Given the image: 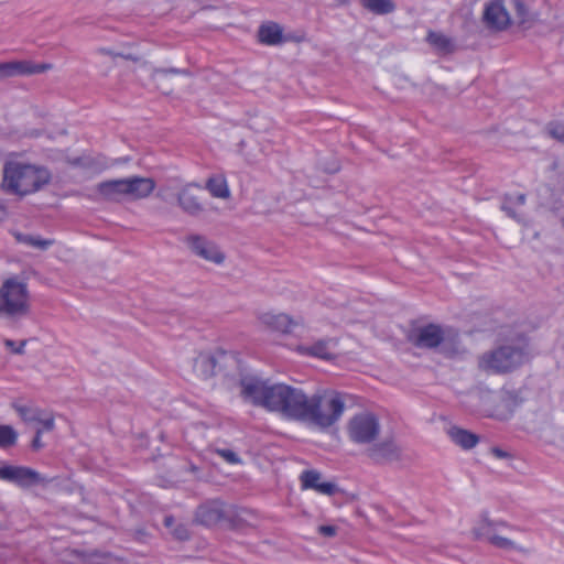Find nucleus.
I'll return each instance as SVG.
<instances>
[{
    "label": "nucleus",
    "mask_w": 564,
    "mask_h": 564,
    "mask_svg": "<svg viewBox=\"0 0 564 564\" xmlns=\"http://www.w3.org/2000/svg\"><path fill=\"white\" fill-rule=\"evenodd\" d=\"M186 470H188L189 473H192L194 475V478H199L198 476V467L193 465V464H187L185 466Z\"/></svg>",
    "instance_id": "nucleus-44"
},
{
    "label": "nucleus",
    "mask_w": 564,
    "mask_h": 564,
    "mask_svg": "<svg viewBox=\"0 0 564 564\" xmlns=\"http://www.w3.org/2000/svg\"><path fill=\"white\" fill-rule=\"evenodd\" d=\"M28 285L17 278L7 279L0 286V317L19 319L30 314Z\"/></svg>",
    "instance_id": "nucleus-4"
},
{
    "label": "nucleus",
    "mask_w": 564,
    "mask_h": 564,
    "mask_svg": "<svg viewBox=\"0 0 564 564\" xmlns=\"http://www.w3.org/2000/svg\"><path fill=\"white\" fill-rule=\"evenodd\" d=\"M42 430H36L35 437L32 441V448L34 451H39L43 447V443L41 441Z\"/></svg>",
    "instance_id": "nucleus-41"
},
{
    "label": "nucleus",
    "mask_w": 564,
    "mask_h": 564,
    "mask_svg": "<svg viewBox=\"0 0 564 564\" xmlns=\"http://www.w3.org/2000/svg\"><path fill=\"white\" fill-rule=\"evenodd\" d=\"M126 199L137 200L148 197L155 188V182L150 177H126Z\"/></svg>",
    "instance_id": "nucleus-16"
},
{
    "label": "nucleus",
    "mask_w": 564,
    "mask_h": 564,
    "mask_svg": "<svg viewBox=\"0 0 564 564\" xmlns=\"http://www.w3.org/2000/svg\"><path fill=\"white\" fill-rule=\"evenodd\" d=\"M332 339H321L313 345H299L296 351L302 356H311L321 359L332 358Z\"/></svg>",
    "instance_id": "nucleus-20"
},
{
    "label": "nucleus",
    "mask_w": 564,
    "mask_h": 564,
    "mask_svg": "<svg viewBox=\"0 0 564 564\" xmlns=\"http://www.w3.org/2000/svg\"><path fill=\"white\" fill-rule=\"evenodd\" d=\"M347 436L357 445L370 446L381 432V424L377 415L370 412L355 414L347 423Z\"/></svg>",
    "instance_id": "nucleus-6"
},
{
    "label": "nucleus",
    "mask_w": 564,
    "mask_h": 564,
    "mask_svg": "<svg viewBox=\"0 0 564 564\" xmlns=\"http://www.w3.org/2000/svg\"><path fill=\"white\" fill-rule=\"evenodd\" d=\"M7 216V209L3 205H0V220H3Z\"/></svg>",
    "instance_id": "nucleus-47"
},
{
    "label": "nucleus",
    "mask_w": 564,
    "mask_h": 564,
    "mask_svg": "<svg viewBox=\"0 0 564 564\" xmlns=\"http://www.w3.org/2000/svg\"><path fill=\"white\" fill-rule=\"evenodd\" d=\"M24 346H25V341H21L20 346H19V347H17V348H14V349H13V351H14L15 354L21 355V354H23V352H24Z\"/></svg>",
    "instance_id": "nucleus-45"
},
{
    "label": "nucleus",
    "mask_w": 564,
    "mask_h": 564,
    "mask_svg": "<svg viewBox=\"0 0 564 564\" xmlns=\"http://www.w3.org/2000/svg\"><path fill=\"white\" fill-rule=\"evenodd\" d=\"M202 191L200 185L195 183L186 184L181 188L177 194V204L184 213L197 216L204 210V205L198 196Z\"/></svg>",
    "instance_id": "nucleus-13"
},
{
    "label": "nucleus",
    "mask_w": 564,
    "mask_h": 564,
    "mask_svg": "<svg viewBox=\"0 0 564 564\" xmlns=\"http://www.w3.org/2000/svg\"><path fill=\"white\" fill-rule=\"evenodd\" d=\"M427 42L441 53H449L453 51L452 41L442 33L429 32Z\"/></svg>",
    "instance_id": "nucleus-28"
},
{
    "label": "nucleus",
    "mask_w": 564,
    "mask_h": 564,
    "mask_svg": "<svg viewBox=\"0 0 564 564\" xmlns=\"http://www.w3.org/2000/svg\"><path fill=\"white\" fill-rule=\"evenodd\" d=\"M501 401L506 408L512 410L522 402V399L516 391H503Z\"/></svg>",
    "instance_id": "nucleus-33"
},
{
    "label": "nucleus",
    "mask_w": 564,
    "mask_h": 564,
    "mask_svg": "<svg viewBox=\"0 0 564 564\" xmlns=\"http://www.w3.org/2000/svg\"><path fill=\"white\" fill-rule=\"evenodd\" d=\"M260 323L267 328L280 333H290L299 322L284 313L264 312L259 315Z\"/></svg>",
    "instance_id": "nucleus-17"
},
{
    "label": "nucleus",
    "mask_w": 564,
    "mask_h": 564,
    "mask_svg": "<svg viewBox=\"0 0 564 564\" xmlns=\"http://www.w3.org/2000/svg\"><path fill=\"white\" fill-rule=\"evenodd\" d=\"M182 70L177 68H169V69H156L154 72L155 75H166V74H181Z\"/></svg>",
    "instance_id": "nucleus-43"
},
{
    "label": "nucleus",
    "mask_w": 564,
    "mask_h": 564,
    "mask_svg": "<svg viewBox=\"0 0 564 564\" xmlns=\"http://www.w3.org/2000/svg\"><path fill=\"white\" fill-rule=\"evenodd\" d=\"M173 523H174V519H173V517H165V519H164V524H165L167 528L172 527V525H173Z\"/></svg>",
    "instance_id": "nucleus-46"
},
{
    "label": "nucleus",
    "mask_w": 564,
    "mask_h": 564,
    "mask_svg": "<svg viewBox=\"0 0 564 564\" xmlns=\"http://www.w3.org/2000/svg\"><path fill=\"white\" fill-rule=\"evenodd\" d=\"M490 544H492L494 546H496L498 549L506 550V551H518L523 554L529 553L528 549H525L521 545H518L514 541H512L508 538L500 536L498 534H496V536L491 538Z\"/></svg>",
    "instance_id": "nucleus-29"
},
{
    "label": "nucleus",
    "mask_w": 564,
    "mask_h": 564,
    "mask_svg": "<svg viewBox=\"0 0 564 564\" xmlns=\"http://www.w3.org/2000/svg\"><path fill=\"white\" fill-rule=\"evenodd\" d=\"M240 394L246 402L281 416L285 383H270L256 377H246L240 380Z\"/></svg>",
    "instance_id": "nucleus-3"
},
{
    "label": "nucleus",
    "mask_w": 564,
    "mask_h": 564,
    "mask_svg": "<svg viewBox=\"0 0 564 564\" xmlns=\"http://www.w3.org/2000/svg\"><path fill=\"white\" fill-rule=\"evenodd\" d=\"M15 65L17 74L20 75L40 74L52 67L50 64H32L30 62H15Z\"/></svg>",
    "instance_id": "nucleus-30"
},
{
    "label": "nucleus",
    "mask_w": 564,
    "mask_h": 564,
    "mask_svg": "<svg viewBox=\"0 0 564 564\" xmlns=\"http://www.w3.org/2000/svg\"><path fill=\"white\" fill-rule=\"evenodd\" d=\"M17 75L15 62L0 64V80Z\"/></svg>",
    "instance_id": "nucleus-36"
},
{
    "label": "nucleus",
    "mask_w": 564,
    "mask_h": 564,
    "mask_svg": "<svg viewBox=\"0 0 564 564\" xmlns=\"http://www.w3.org/2000/svg\"><path fill=\"white\" fill-rule=\"evenodd\" d=\"M4 345L9 348L14 349V341L12 339H6Z\"/></svg>",
    "instance_id": "nucleus-48"
},
{
    "label": "nucleus",
    "mask_w": 564,
    "mask_h": 564,
    "mask_svg": "<svg viewBox=\"0 0 564 564\" xmlns=\"http://www.w3.org/2000/svg\"><path fill=\"white\" fill-rule=\"evenodd\" d=\"M228 517L229 511L219 500L207 501L200 505L196 511V520L206 527L216 525Z\"/></svg>",
    "instance_id": "nucleus-14"
},
{
    "label": "nucleus",
    "mask_w": 564,
    "mask_h": 564,
    "mask_svg": "<svg viewBox=\"0 0 564 564\" xmlns=\"http://www.w3.org/2000/svg\"><path fill=\"white\" fill-rule=\"evenodd\" d=\"M95 198L98 200L121 202L126 199V180H108L96 185Z\"/></svg>",
    "instance_id": "nucleus-15"
},
{
    "label": "nucleus",
    "mask_w": 564,
    "mask_h": 564,
    "mask_svg": "<svg viewBox=\"0 0 564 564\" xmlns=\"http://www.w3.org/2000/svg\"><path fill=\"white\" fill-rule=\"evenodd\" d=\"M409 338L421 348H435L447 340L444 330L435 324L414 328L409 334Z\"/></svg>",
    "instance_id": "nucleus-11"
},
{
    "label": "nucleus",
    "mask_w": 564,
    "mask_h": 564,
    "mask_svg": "<svg viewBox=\"0 0 564 564\" xmlns=\"http://www.w3.org/2000/svg\"><path fill=\"white\" fill-rule=\"evenodd\" d=\"M37 423L42 424V429H41L42 433L44 431L50 432L55 426L54 417L52 415H44L43 413H42V420H39Z\"/></svg>",
    "instance_id": "nucleus-38"
},
{
    "label": "nucleus",
    "mask_w": 564,
    "mask_h": 564,
    "mask_svg": "<svg viewBox=\"0 0 564 564\" xmlns=\"http://www.w3.org/2000/svg\"><path fill=\"white\" fill-rule=\"evenodd\" d=\"M259 41L265 45H279L283 43V30L274 22L262 24L258 31Z\"/></svg>",
    "instance_id": "nucleus-21"
},
{
    "label": "nucleus",
    "mask_w": 564,
    "mask_h": 564,
    "mask_svg": "<svg viewBox=\"0 0 564 564\" xmlns=\"http://www.w3.org/2000/svg\"><path fill=\"white\" fill-rule=\"evenodd\" d=\"M344 411L343 394L335 390H323L307 397L302 422L325 430L338 422Z\"/></svg>",
    "instance_id": "nucleus-1"
},
{
    "label": "nucleus",
    "mask_w": 564,
    "mask_h": 564,
    "mask_svg": "<svg viewBox=\"0 0 564 564\" xmlns=\"http://www.w3.org/2000/svg\"><path fill=\"white\" fill-rule=\"evenodd\" d=\"M524 348L520 344H506L486 351L478 358L479 369L486 372L505 373L523 364Z\"/></svg>",
    "instance_id": "nucleus-5"
},
{
    "label": "nucleus",
    "mask_w": 564,
    "mask_h": 564,
    "mask_svg": "<svg viewBox=\"0 0 564 564\" xmlns=\"http://www.w3.org/2000/svg\"><path fill=\"white\" fill-rule=\"evenodd\" d=\"M51 180L46 169L21 162H8L3 167L2 188L10 194L24 196L41 189Z\"/></svg>",
    "instance_id": "nucleus-2"
},
{
    "label": "nucleus",
    "mask_w": 564,
    "mask_h": 564,
    "mask_svg": "<svg viewBox=\"0 0 564 564\" xmlns=\"http://www.w3.org/2000/svg\"><path fill=\"white\" fill-rule=\"evenodd\" d=\"M484 21L495 30H503L510 23V17L500 0L489 3L484 11Z\"/></svg>",
    "instance_id": "nucleus-18"
},
{
    "label": "nucleus",
    "mask_w": 564,
    "mask_h": 564,
    "mask_svg": "<svg viewBox=\"0 0 564 564\" xmlns=\"http://www.w3.org/2000/svg\"><path fill=\"white\" fill-rule=\"evenodd\" d=\"M183 241L193 254L214 264H223L226 259L220 248L205 236L189 234Z\"/></svg>",
    "instance_id": "nucleus-7"
},
{
    "label": "nucleus",
    "mask_w": 564,
    "mask_h": 564,
    "mask_svg": "<svg viewBox=\"0 0 564 564\" xmlns=\"http://www.w3.org/2000/svg\"><path fill=\"white\" fill-rule=\"evenodd\" d=\"M447 434L453 443L464 449H470L475 447L479 441V437L476 434L457 426L451 427L447 431Z\"/></svg>",
    "instance_id": "nucleus-22"
},
{
    "label": "nucleus",
    "mask_w": 564,
    "mask_h": 564,
    "mask_svg": "<svg viewBox=\"0 0 564 564\" xmlns=\"http://www.w3.org/2000/svg\"><path fill=\"white\" fill-rule=\"evenodd\" d=\"M491 453L497 458H508L510 455L499 447L491 448Z\"/></svg>",
    "instance_id": "nucleus-42"
},
{
    "label": "nucleus",
    "mask_w": 564,
    "mask_h": 564,
    "mask_svg": "<svg viewBox=\"0 0 564 564\" xmlns=\"http://www.w3.org/2000/svg\"><path fill=\"white\" fill-rule=\"evenodd\" d=\"M13 409L25 423H37L39 420H42L43 411L39 408L14 403Z\"/></svg>",
    "instance_id": "nucleus-27"
},
{
    "label": "nucleus",
    "mask_w": 564,
    "mask_h": 564,
    "mask_svg": "<svg viewBox=\"0 0 564 564\" xmlns=\"http://www.w3.org/2000/svg\"><path fill=\"white\" fill-rule=\"evenodd\" d=\"M338 4L346 6L350 2V0H337Z\"/></svg>",
    "instance_id": "nucleus-49"
},
{
    "label": "nucleus",
    "mask_w": 564,
    "mask_h": 564,
    "mask_svg": "<svg viewBox=\"0 0 564 564\" xmlns=\"http://www.w3.org/2000/svg\"><path fill=\"white\" fill-rule=\"evenodd\" d=\"M21 240L26 245H30L42 250L47 249L53 243L52 240L41 239L39 237L33 236H25Z\"/></svg>",
    "instance_id": "nucleus-34"
},
{
    "label": "nucleus",
    "mask_w": 564,
    "mask_h": 564,
    "mask_svg": "<svg viewBox=\"0 0 564 564\" xmlns=\"http://www.w3.org/2000/svg\"><path fill=\"white\" fill-rule=\"evenodd\" d=\"M228 364H234V359L225 352H218L217 355L200 352L194 359L193 370L198 378L207 380L216 375L218 367Z\"/></svg>",
    "instance_id": "nucleus-10"
},
{
    "label": "nucleus",
    "mask_w": 564,
    "mask_h": 564,
    "mask_svg": "<svg viewBox=\"0 0 564 564\" xmlns=\"http://www.w3.org/2000/svg\"><path fill=\"white\" fill-rule=\"evenodd\" d=\"M217 453L228 463L237 464L240 462L238 455L230 449H218Z\"/></svg>",
    "instance_id": "nucleus-37"
},
{
    "label": "nucleus",
    "mask_w": 564,
    "mask_h": 564,
    "mask_svg": "<svg viewBox=\"0 0 564 564\" xmlns=\"http://www.w3.org/2000/svg\"><path fill=\"white\" fill-rule=\"evenodd\" d=\"M516 9L517 17L520 23H524L529 20V10L524 0H512Z\"/></svg>",
    "instance_id": "nucleus-35"
},
{
    "label": "nucleus",
    "mask_w": 564,
    "mask_h": 564,
    "mask_svg": "<svg viewBox=\"0 0 564 564\" xmlns=\"http://www.w3.org/2000/svg\"><path fill=\"white\" fill-rule=\"evenodd\" d=\"M322 475L317 470H305L301 474L302 489H314L319 494L332 496L336 492V485L333 482H321Z\"/></svg>",
    "instance_id": "nucleus-19"
},
{
    "label": "nucleus",
    "mask_w": 564,
    "mask_h": 564,
    "mask_svg": "<svg viewBox=\"0 0 564 564\" xmlns=\"http://www.w3.org/2000/svg\"><path fill=\"white\" fill-rule=\"evenodd\" d=\"M361 6L375 14H388L394 11L395 6L391 0H361Z\"/></svg>",
    "instance_id": "nucleus-26"
},
{
    "label": "nucleus",
    "mask_w": 564,
    "mask_h": 564,
    "mask_svg": "<svg viewBox=\"0 0 564 564\" xmlns=\"http://www.w3.org/2000/svg\"><path fill=\"white\" fill-rule=\"evenodd\" d=\"M0 479L22 488L43 484L45 479L34 469L24 466L3 465L0 467Z\"/></svg>",
    "instance_id": "nucleus-9"
},
{
    "label": "nucleus",
    "mask_w": 564,
    "mask_h": 564,
    "mask_svg": "<svg viewBox=\"0 0 564 564\" xmlns=\"http://www.w3.org/2000/svg\"><path fill=\"white\" fill-rule=\"evenodd\" d=\"M318 531L325 536H334L336 534V528L333 525H321Z\"/></svg>",
    "instance_id": "nucleus-40"
},
{
    "label": "nucleus",
    "mask_w": 564,
    "mask_h": 564,
    "mask_svg": "<svg viewBox=\"0 0 564 564\" xmlns=\"http://www.w3.org/2000/svg\"><path fill=\"white\" fill-rule=\"evenodd\" d=\"M173 534L178 540H187L189 536L188 530L185 525H177L173 531Z\"/></svg>",
    "instance_id": "nucleus-39"
},
{
    "label": "nucleus",
    "mask_w": 564,
    "mask_h": 564,
    "mask_svg": "<svg viewBox=\"0 0 564 564\" xmlns=\"http://www.w3.org/2000/svg\"><path fill=\"white\" fill-rule=\"evenodd\" d=\"M307 397L302 389L285 384L281 416L286 420L302 422Z\"/></svg>",
    "instance_id": "nucleus-8"
},
{
    "label": "nucleus",
    "mask_w": 564,
    "mask_h": 564,
    "mask_svg": "<svg viewBox=\"0 0 564 564\" xmlns=\"http://www.w3.org/2000/svg\"><path fill=\"white\" fill-rule=\"evenodd\" d=\"M18 434L10 425L0 424V447H10L15 444Z\"/></svg>",
    "instance_id": "nucleus-31"
},
{
    "label": "nucleus",
    "mask_w": 564,
    "mask_h": 564,
    "mask_svg": "<svg viewBox=\"0 0 564 564\" xmlns=\"http://www.w3.org/2000/svg\"><path fill=\"white\" fill-rule=\"evenodd\" d=\"M367 455L376 463H392L401 459L402 448L389 437L381 442H373L367 448Z\"/></svg>",
    "instance_id": "nucleus-12"
},
{
    "label": "nucleus",
    "mask_w": 564,
    "mask_h": 564,
    "mask_svg": "<svg viewBox=\"0 0 564 564\" xmlns=\"http://www.w3.org/2000/svg\"><path fill=\"white\" fill-rule=\"evenodd\" d=\"M525 204V195L524 194H518L517 196H510L507 195L503 198L502 202V210L506 212V214L516 219L517 221H522V215L517 212L518 207H522Z\"/></svg>",
    "instance_id": "nucleus-25"
},
{
    "label": "nucleus",
    "mask_w": 564,
    "mask_h": 564,
    "mask_svg": "<svg viewBox=\"0 0 564 564\" xmlns=\"http://www.w3.org/2000/svg\"><path fill=\"white\" fill-rule=\"evenodd\" d=\"M206 189L212 194V196L217 198L227 199L230 196L227 181L221 175L209 177L206 182Z\"/></svg>",
    "instance_id": "nucleus-24"
},
{
    "label": "nucleus",
    "mask_w": 564,
    "mask_h": 564,
    "mask_svg": "<svg viewBox=\"0 0 564 564\" xmlns=\"http://www.w3.org/2000/svg\"><path fill=\"white\" fill-rule=\"evenodd\" d=\"M496 525L507 527L506 522H494L488 519L487 514L481 517V520L478 524L473 529V533L478 540H486L491 543V538L496 536Z\"/></svg>",
    "instance_id": "nucleus-23"
},
{
    "label": "nucleus",
    "mask_w": 564,
    "mask_h": 564,
    "mask_svg": "<svg viewBox=\"0 0 564 564\" xmlns=\"http://www.w3.org/2000/svg\"><path fill=\"white\" fill-rule=\"evenodd\" d=\"M547 133L556 141L564 143V122L555 121L547 124Z\"/></svg>",
    "instance_id": "nucleus-32"
}]
</instances>
